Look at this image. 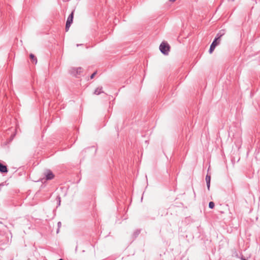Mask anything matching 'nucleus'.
I'll list each match as a JSON object with an SVG mask.
<instances>
[{"instance_id":"20e7f679","label":"nucleus","mask_w":260,"mask_h":260,"mask_svg":"<svg viewBox=\"0 0 260 260\" xmlns=\"http://www.w3.org/2000/svg\"><path fill=\"white\" fill-rule=\"evenodd\" d=\"M0 172L2 173H7L8 172V170L7 167L2 163L0 162Z\"/></svg>"},{"instance_id":"f257e3e1","label":"nucleus","mask_w":260,"mask_h":260,"mask_svg":"<svg viewBox=\"0 0 260 260\" xmlns=\"http://www.w3.org/2000/svg\"><path fill=\"white\" fill-rule=\"evenodd\" d=\"M170 48V47L169 45L166 42H162L159 46L160 51L165 55L168 54Z\"/></svg>"},{"instance_id":"0eeeda50","label":"nucleus","mask_w":260,"mask_h":260,"mask_svg":"<svg viewBox=\"0 0 260 260\" xmlns=\"http://www.w3.org/2000/svg\"><path fill=\"white\" fill-rule=\"evenodd\" d=\"M216 46H215L214 44H211L209 52L210 53H212V52L214 51Z\"/></svg>"},{"instance_id":"f8f14e48","label":"nucleus","mask_w":260,"mask_h":260,"mask_svg":"<svg viewBox=\"0 0 260 260\" xmlns=\"http://www.w3.org/2000/svg\"><path fill=\"white\" fill-rule=\"evenodd\" d=\"M94 75V74H93L91 76V78H92L93 77Z\"/></svg>"},{"instance_id":"1a4fd4ad","label":"nucleus","mask_w":260,"mask_h":260,"mask_svg":"<svg viewBox=\"0 0 260 260\" xmlns=\"http://www.w3.org/2000/svg\"><path fill=\"white\" fill-rule=\"evenodd\" d=\"M209 206L210 208H212V209L214 207V203L212 202H210L209 203Z\"/></svg>"},{"instance_id":"39448f33","label":"nucleus","mask_w":260,"mask_h":260,"mask_svg":"<svg viewBox=\"0 0 260 260\" xmlns=\"http://www.w3.org/2000/svg\"><path fill=\"white\" fill-rule=\"evenodd\" d=\"M29 57H30V58L31 59V62L33 63H37V58H36V57L33 54H30Z\"/></svg>"},{"instance_id":"2eb2a0df","label":"nucleus","mask_w":260,"mask_h":260,"mask_svg":"<svg viewBox=\"0 0 260 260\" xmlns=\"http://www.w3.org/2000/svg\"><path fill=\"white\" fill-rule=\"evenodd\" d=\"M243 260H245V259H244Z\"/></svg>"},{"instance_id":"ddd939ff","label":"nucleus","mask_w":260,"mask_h":260,"mask_svg":"<svg viewBox=\"0 0 260 260\" xmlns=\"http://www.w3.org/2000/svg\"><path fill=\"white\" fill-rule=\"evenodd\" d=\"M176 1V0H170V2H174V1Z\"/></svg>"},{"instance_id":"6e6552de","label":"nucleus","mask_w":260,"mask_h":260,"mask_svg":"<svg viewBox=\"0 0 260 260\" xmlns=\"http://www.w3.org/2000/svg\"><path fill=\"white\" fill-rule=\"evenodd\" d=\"M210 180H211V176H210V175H209L208 174H207L206 177V182H210Z\"/></svg>"},{"instance_id":"4468645a","label":"nucleus","mask_w":260,"mask_h":260,"mask_svg":"<svg viewBox=\"0 0 260 260\" xmlns=\"http://www.w3.org/2000/svg\"><path fill=\"white\" fill-rule=\"evenodd\" d=\"M59 260H62V259H60Z\"/></svg>"},{"instance_id":"f03ea898","label":"nucleus","mask_w":260,"mask_h":260,"mask_svg":"<svg viewBox=\"0 0 260 260\" xmlns=\"http://www.w3.org/2000/svg\"><path fill=\"white\" fill-rule=\"evenodd\" d=\"M73 15H74V13L73 12L71 14V15L69 16V17L67 19V23H66V29L67 31L68 30V29H69V27L71 26V24H72V23L73 22Z\"/></svg>"},{"instance_id":"423d86ee","label":"nucleus","mask_w":260,"mask_h":260,"mask_svg":"<svg viewBox=\"0 0 260 260\" xmlns=\"http://www.w3.org/2000/svg\"><path fill=\"white\" fill-rule=\"evenodd\" d=\"M219 37L216 38L215 40L213 42L212 44H214L215 46H217L219 44Z\"/></svg>"},{"instance_id":"9b49d317","label":"nucleus","mask_w":260,"mask_h":260,"mask_svg":"<svg viewBox=\"0 0 260 260\" xmlns=\"http://www.w3.org/2000/svg\"><path fill=\"white\" fill-rule=\"evenodd\" d=\"M210 182H207V185L208 190H209V189H210Z\"/></svg>"},{"instance_id":"9d476101","label":"nucleus","mask_w":260,"mask_h":260,"mask_svg":"<svg viewBox=\"0 0 260 260\" xmlns=\"http://www.w3.org/2000/svg\"><path fill=\"white\" fill-rule=\"evenodd\" d=\"M101 89H96V90H95V92H94L95 94H100V92H101Z\"/></svg>"},{"instance_id":"7ed1b4c3","label":"nucleus","mask_w":260,"mask_h":260,"mask_svg":"<svg viewBox=\"0 0 260 260\" xmlns=\"http://www.w3.org/2000/svg\"><path fill=\"white\" fill-rule=\"evenodd\" d=\"M45 175H46V179H47V180L52 179L54 177V175L50 171H47L46 172Z\"/></svg>"}]
</instances>
